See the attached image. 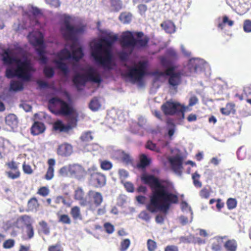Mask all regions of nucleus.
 <instances>
[{
	"label": "nucleus",
	"mask_w": 251,
	"mask_h": 251,
	"mask_svg": "<svg viewBox=\"0 0 251 251\" xmlns=\"http://www.w3.org/2000/svg\"><path fill=\"white\" fill-rule=\"evenodd\" d=\"M146 147L147 149L152 151H154L156 152H160V149L156 145V144L151 141H148Z\"/></svg>",
	"instance_id": "ea45409f"
},
{
	"label": "nucleus",
	"mask_w": 251,
	"mask_h": 251,
	"mask_svg": "<svg viewBox=\"0 0 251 251\" xmlns=\"http://www.w3.org/2000/svg\"><path fill=\"white\" fill-rule=\"evenodd\" d=\"M227 4L235 11L239 10L240 2L239 0H226Z\"/></svg>",
	"instance_id": "c9c22d12"
},
{
	"label": "nucleus",
	"mask_w": 251,
	"mask_h": 251,
	"mask_svg": "<svg viewBox=\"0 0 251 251\" xmlns=\"http://www.w3.org/2000/svg\"><path fill=\"white\" fill-rule=\"evenodd\" d=\"M39 225L41 226L42 228V230L44 233L45 234H48L50 233V229L48 226L47 223L42 221L39 223Z\"/></svg>",
	"instance_id": "5fc2aeb1"
},
{
	"label": "nucleus",
	"mask_w": 251,
	"mask_h": 251,
	"mask_svg": "<svg viewBox=\"0 0 251 251\" xmlns=\"http://www.w3.org/2000/svg\"><path fill=\"white\" fill-rule=\"evenodd\" d=\"M25 232L27 236V239H31L34 236V229L32 226H26Z\"/></svg>",
	"instance_id": "864d4df0"
},
{
	"label": "nucleus",
	"mask_w": 251,
	"mask_h": 251,
	"mask_svg": "<svg viewBox=\"0 0 251 251\" xmlns=\"http://www.w3.org/2000/svg\"><path fill=\"white\" fill-rule=\"evenodd\" d=\"M138 9L140 14L143 16L145 14V13L147 10V6L145 4H141L138 6Z\"/></svg>",
	"instance_id": "69168bd1"
},
{
	"label": "nucleus",
	"mask_w": 251,
	"mask_h": 251,
	"mask_svg": "<svg viewBox=\"0 0 251 251\" xmlns=\"http://www.w3.org/2000/svg\"><path fill=\"white\" fill-rule=\"evenodd\" d=\"M139 218L147 222L149 221L151 219L150 215L146 211H142L139 215Z\"/></svg>",
	"instance_id": "4d7b16f0"
},
{
	"label": "nucleus",
	"mask_w": 251,
	"mask_h": 251,
	"mask_svg": "<svg viewBox=\"0 0 251 251\" xmlns=\"http://www.w3.org/2000/svg\"><path fill=\"white\" fill-rule=\"evenodd\" d=\"M1 57L3 64L7 66L5 71L7 78L17 76L24 81L31 80L35 69L23 48L16 47L12 50H5Z\"/></svg>",
	"instance_id": "7ed1b4c3"
},
{
	"label": "nucleus",
	"mask_w": 251,
	"mask_h": 251,
	"mask_svg": "<svg viewBox=\"0 0 251 251\" xmlns=\"http://www.w3.org/2000/svg\"><path fill=\"white\" fill-rule=\"evenodd\" d=\"M162 110L165 115L177 114L184 117L185 108L178 102L168 101L162 105Z\"/></svg>",
	"instance_id": "9b49d317"
},
{
	"label": "nucleus",
	"mask_w": 251,
	"mask_h": 251,
	"mask_svg": "<svg viewBox=\"0 0 251 251\" xmlns=\"http://www.w3.org/2000/svg\"><path fill=\"white\" fill-rule=\"evenodd\" d=\"M181 207L183 211H189L191 215H192L193 212L192 209L186 202L182 201L181 203Z\"/></svg>",
	"instance_id": "052dcab7"
},
{
	"label": "nucleus",
	"mask_w": 251,
	"mask_h": 251,
	"mask_svg": "<svg viewBox=\"0 0 251 251\" xmlns=\"http://www.w3.org/2000/svg\"><path fill=\"white\" fill-rule=\"evenodd\" d=\"M167 129L168 130V135L171 138L176 130V126L173 123L168 122Z\"/></svg>",
	"instance_id": "e433bc0d"
},
{
	"label": "nucleus",
	"mask_w": 251,
	"mask_h": 251,
	"mask_svg": "<svg viewBox=\"0 0 251 251\" xmlns=\"http://www.w3.org/2000/svg\"><path fill=\"white\" fill-rule=\"evenodd\" d=\"M130 245V241L129 239H125L122 240L120 244V251H126Z\"/></svg>",
	"instance_id": "4c0bfd02"
},
{
	"label": "nucleus",
	"mask_w": 251,
	"mask_h": 251,
	"mask_svg": "<svg viewBox=\"0 0 251 251\" xmlns=\"http://www.w3.org/2000/svg\"><path fill=\"white\" fill-rule=\"evenodd\" d=\"M5 122L12 129L16 128L18 126V121L17 116L13 114H10L5 117Z\"/></svg>",
	"instance_id": "aec40b11"
},
{
	"label": "nucleus",
	"mask_w": 251,
	"mask_h": 251,
	"mask_svg": "<svg viewBox=\"0 0 251 251\" xmlns=\"http://www.w3.org/2000/svg\"><path fill=\"white\" fill-rule=\"evenodd\" d=\"M122 157L120 159L123 163L126 164H129L131 163V158L129 154L126 153H121Z\"/></svg>",
	"instance_id": "37998d69"
},
{
	"label": "nucleus",
	"mask_w": 251,
	"mask_h": 251,
	"mask_svg": "<svg viewBox=\"0 0 251 251\" xmlns=\"http://www.w3.org/2000/svg\"><path fill=\"white\" fill-rule=\"evenodd\" d=\"M195 237L192 235L188 236H181L180 237V241L184 243H190L195 242Z\"/></svg>",
	"instance_id": "a18cd8bd"
},
{
	"label": "nucleus",
	"mask_w": 251,
	"mask_h": 251,
	"mask_svg": "<svg viewBox=\"0 0 251 251\" xmlns=\"http://www.w3.org/2000/svg\"><path fill=\"white\" fill-rule=\"evenodd\" d=\"M165 71H161L156 70L153 72V75L157 77L167 75L169 76L168 83L169 88L173 93H176L177 91L178 85L181 81V73L179 72H175V70H171V68H165Z\"/></svg>",
	"instance_id": "1a4fd4ad"
},
{
	"label": "nucleus",
	"mask_w": 251,
	"mask_h": 251,
	"mask_svg": "<svg viewBox=\"0 0 251 251\" xmlns=\"http://www.w3.org/2000/svg\"><path fill=\"white\" fill-rule=\"evenodd\" d=\"M8 167L13 171H19L18 164L14 161H11L7 163Z\"/></svg>",
	"instance_id": "0e129e2a"
},
{
	"label": "nucleus",
	"mask_w": 251,
	"mask_h": 251,
	"mask_svg": "<svg viewBox=\"0 0 251 251\" xmlns=\"http://www.w3.org/2000/svg\"><path fill=\"white\" fill-rule=\"evenodd\" d=\"M121 43L123 51L119 53L120 59L126 60L129 55L131 54L134 49H140L147 46L148 40L145 38L141 40H136L133 32L129 31L122 33L121 37Z\"/></svg>",
	"instance_id": "423d86ee"
},
{
	"label": "nucleus",
	"mask_w": 251,
	"mask_h": 251,
	"mask_svg": "<svg viewBox=\"0 0 251 251\" xmlns=\"http://www.w3.org/2000/svg\"><path fill=\"white\" fill-rule=\"evenodd\" d=\"M70 213L75 220L81 219L80 210L78 206H75L72 208Z\"/></svg>",
	"instance_id": "7c9ffc66"
},
{
	"label": "nucleus",
	"mask_w": 251,
	"mask_h": 251,
	"mask_svg": "<svg viewBox=\"0 0 251 251\" xmlns=\"http://www.w3.org/2000/svg\"><path fill=\"white\" fill-rule=\"evenodd\" d=\"M224 247L228 251H236L237 247V242L234 239L228 240L225 243Z\"/></svg>",
	"instance_id": "393cba45"
},
{
	"label": "nucleus",
	"mask_w": 251,
	"mask_h": 251,
	"mask_svg": "<svg viewBox=\"0 0 251 251\" xmlns=\"http://www.w3.org/2000/svg\"><path fill=\"white\" fill-rule=\"evenodd\" d=\"M27 38L31 44L36 48L40 63L47 65L48 58L46 56V45L43 34L38 30L33 31L29 33Z\"/></svg>",
	"instance_id": "6e6552de"
},
{
	"label": "nucleus",
	"mask_w": 251,
	"mask_h": 251,
	"mask_svg": "<svg viewBox=\"0 0 251 251\" xmlns=\"http://www.w3.org/2000/svg\"><path fill=\"white\" fill-rule=\"evenodd\" d=\"M93 137L92 135V133L90 131L85 132L83 133L80 136V140L83 144V145H84L87 142L91 141L93 140Z\"/></svg>",
	"instance_id": "c85d7f7f"
},
{
	"label": "nucleus",
	"mask_w": 251,
	"mask_h": 251,
	"mask_svg": "<svg viewBox=\"0 0 251 251\" xmlns=\"http://www.w3.org/2000/svg\"><path fill=\"white\" fill-rule=\"evenodd\" d=\"M73 152L72 146L69 144L65 143L60 145L57 149V153L61 156H69Z\"/></svg>",
	"instance_id": "6ab92c4d"
},
{
	"label": "nucleus",
	"mask_w": 251,
	"mask_h": 251,
	"mask_svg": "<svg viewBox=\"0 0 251 251\" xmlns=\"http://www.w3.org/2000/svg\"><path fill=\"white\" fill-rule=\"evenodd\" d=\"M8 177L11 179H15L18 178L20 176V172L19 171L11 170L6 172Z\"/></svg>",
	"instance_id": "a19ab883"
},
{
	"label": "nucleus",
	"mask_w": 251,
	"mask_h": 251,
	"mask_svg": "<svg viewBox=\"0 0 251 251\" xmlns=\"http://www.w3.org/2000/svg\"><path fill=\"white\" fill-rule=\"evenodd\" d=\"M70 165L62 167L59 171L60 175L63 176H70Z\"/></svg>",
	"instance_id": "de8ad7c7"
},
{
	"label": "nucleus",
	"mask_w": 251,
	"mask_h": 251,
	"mask_svg": "<svg viewBox=\"0 0 251 251\" xmlns=\"http://www.w3.org/2000/svg\"><path fill=\"white\" fill-rule=\"evenodd\" d=\"M148 66L146 61H140L131 66H126L125 75L132 83H141L144 77L148 74Z\"/></svg>",
	"instance_id": "0eeeda50"
},
{
	"label": "nucleus",
	"mask_w": 251,
	"mask_h": 251,
	"mask_svg": "<svg viewBox=\"0 0 251 251\" xmlns=\"http://www.w3.org/2000/svg\"><path fill=\"white\" fill-rule=\"evenodd\" d=\"M58 222L64 224H70L71 220L68 215L62 214L58 215Z\"/></svg>",
	"instance_id": "58836bf2"
},
{
	"label": "nucleus",
	"mask_w": 251,
	"mask_h": 251,
	"mask_svg": "<svg viewBox=\"0 0 251 251\" xmlns=\"http://www.w3.org/2000/svg\"><path fill=\"white\" fill-rule=\"evenodd\" d=\"M209 66L203 59L199 58H193L189 60L187 65L185 67L190 74L200 73L205 70H208Z\"/></svg>",
	"instance_id": "9d476101"
},
{
	"label": "nucleus",
	"mask_w": 251,
	"mask_h": 251,
	"mask_svg": "<svg viewBox=\"0 0 251 251\" xmlns=\"http://www.w3.org/2000/svg\"><path fill=\"white\" fill-rule=\"evenodd\" d=\"M111 10L118 12L123 8V3L121 0H110Z\"/></svg>",
	"instance_id": "b1692460"
},
{
	"label": "nucleus",
	"mask_w": 251,
	"mask_h": 251,
	"mask_svg": "<svg viewBox=\"0 0 251 251\" xmlns=\"http://www.w3.org/2000/svg\"><path fill=\"white\" fill-rule=\"evenodd\" d=\"M18 222L24 224L26 226H31L32 220L30 217L24 215L18 219Z\"/></svg>",
	"instance_id": "72a5a7b5"
},
{
	"label": "nucleus",
	"mask_w": 251,
	"mask_h": 251,
	"mask_svg": "<svg viewBox=\"0 0 251 251\" xmlns=\"http://www.w3.org/2000/svg\"><path fill=\"white\" fill-rule=\"evenodd\" d=\"M104 230L108 234H111L114 230V226L109 223H105L103 226Z\"/></svg>",
	"instance_id": "603ef678"
},
{
	"label": "nucleus",
	"mask_w": 251,
	"mask_h": 251,
	"mask_svg": "<svg viewBox=\"0 0 251 251\" xmlns=\"http://www.w3.org/2000/svg\"><path fill=\"white\" fill-rule=\"evenodd\" d=\"M74 199L79 201L80 205L85 206L88 203L87 196L85 197V193L81 187L77 188L74 192Z\"/></svg>",
	"instance_id": "f3484780"
},
{
	"label": "nucleus",
	"mask_w": 251,
	"mask_h": 251,
	"mask_svg": "<svg viewBox=\"0 0 251 251\" xmlns=\"http://www.w3.org/2000/svg\"><path fill=\"white\" fill-rule=\"evenodd\" d=\"M49 189L45 187H41L39 189L38 192V193L39 195L44 197L47 196L49 194Z\"/></svg>",
	"instance_id": "774afa93"
},
{
	"label": "nucleus",
	"mask_w": 251,
	"mask_h": 251,
	"mask_svg": "<svg viewBox=\"0 0 251 251\" xmlns=\"http://www.w3.org/2000/svg\"><path fill=\"white\" fill-rule=\"evenodd\" d=\"M117 40V35H109L100 40L93 41L90 45L91 56L95 63L103 69L102 75L106 77L112 75L110 72L116 66L113 45Z\"/></svg>",
	"instance_id": "20e7f679"
},
{
	"label": "nucleus",
	"mask_w": 251,
	"mask_h": 251,
	"mask_svg": "<svg viewBox=\"0 0 251 251\" xmlns=\"http://www.w3.org/2000/svg\"><path fill=\"white\" fill-rule=\"evenodd\" d=\"M46 3L51 6L58 7L60 5L59 0H45Z\"/></svg>",
	"instance_id": "13d9d810"
},
{
	"label": "nucleus",
	"mask_w": 251,
	"mask_h": 251,
	"mask_svg": "<svg viewBox=\"0 0 251 251\" xmlns=\"http://www.w3.org/2000/svg\"><path fill=\"white\" fill-rule=\"evenodd\" d=\"M142 180L150 185L152 193L147 208L151 213L158 211L166 214L173 203H176L178 198L174 193L173 184L166 181H160L153 176L144 175Z\"/></svg>",
	"instance_id": "f03ea898"
},
{
	"label": "nucleus",
	"mask_w": 251,
	"mask_h": 251,
	"mask_svg": "<svg viewBox=\"0 0 251 251\" xmlns=\"http://www.w3.org/2000/svg\"><path fill=\"white\" fill-rule=\"evenodd\" d=\"M23 89V83L19 81H11L10 85L11 91H21Z\"/></svg>",
	"instance_id": "bb28decb"
},
{
	"label": "nucleus",
	"mask_w": 251,
	"mask_h": 251,
	"mask_svg": "<svg viewBox=\"0 0 251 251\" xmlns=\"http://www.w3.org/2000/svg\"><path fill=\"white\" fill-rule=\"evenodd\" d=\"M70 176L78 179L83 176L85 172L82 167L78 164L70 165Z\"/></svg>",
	"instance_id": "dca6fc26"
},
{
	"label": "nucleus",
	"mask_w": 251,
	"mask_h": 251,
	"mask_svg": "<svg viewBox=\"0 0 251 251\" xmlns=\"http://www.w3.org/2000/svg\"><path fill=\"white\" fill-rule=\"evenodd\" d=\"M45 76L48 78H51L54 75V70L53 67L46 65L43 69Z\"/></svg>",
	"instance_id": "473e14b6"
},
{
	"label": "nucleus",
	"mask_w": 251,
	"mask_h": 251,
	"mask_svg": "<svg viewBox=\"0 0 251 251\" xmlns=\"http://www.w3.org/2000/svg\"><path fill=\"white\" fill-rule=\"evenodd\" d=\"M166 56L160 58V63L165 68H171L175 70L173 63L178 59V55L176 51L173 48H169L166 51Z\"/></svg>",
	"instance_id": "f8f14e48"
},
{
	"label": "nucleus",
	"mask_w": 251,
	"mask_h": 251,
	"mask_svg": "<svg viewBox=\"0 0 251 251\" xmlns=\"http://www.w3.org/2000/svg\"><path fill=\"white\" fill-rule=\"evenodd\" d=\"M132 18V15L128 12L122 13L119 17V20L124 24H128L130 22Z\"/></svg>",
	"instance_id": "cd10ccee"
},
{
	"label": "nucleus",
	"mask_w": 251,
	"mask_h": 251,
	"mask_svg": "<svg viewBox=\"0 0 251 251\" xmlns=\"http://www.w3.org/2000/svg\"><path fill=\"white\" fill-rule=\"evenodd\" d=\"M119 175L122 181L123 179H126L128 176L127 172L124 169L119 170Z\"/></svg>",
	"instance_id": "338daca9"
},
{
	"label": "nucleus",
	"mask_w": 251,
	"mask_h": 251,
	"mask_svg": "<svg viewBox=\"0 0 251 251\" xmlns=\"http://www.w3.org/2000/svg\"><path fill=\"white\" fill-rule=\"evenodd\" d=\"M147 246L149 251H153L156 248V243L155 241L149 239L147 241Z\"/></svg>",
	"instance_id": "6e6d98bb"
},
{
	"label": "nucleus",
	"mask_w": 251,
	"mask_h": 251,
	"mask_svg": "<svg viewBox=\"0 0 251 251\" xmlns=\"http://www.w3.org/2000/svg\"><path fill=\"white\" fill-rule=\"evenodd\" d=\"M45 127L41 122H35L31 128V132L33 135H37L44 132Z\"/></svg>",
	"instance_id": "4be33fe9"
},
{
	"label": "nucleus",
	"mask_w": 251,
	"mask_h": 251,
	"mask_svg": "<svg viewBox=\"0 0 251 251\" xmlns=\"http://www.w3.org/2000/svg\"><path fill=\"white\" fill-rule=\"evenodd\" d=\"M151 162V160L145 154H143L140 156V162L138 165L139 168H144L148 166Z\"/></svg>",
	"instance_id": "c756f323"
},
{
	"label": "nucleus",
	"mask_w": 251,
	"mask_h": 251,
	"mask_svg": "<svg viewBox=\"0 0 251 251\" xmlns=\"http://www.w3.org/2000/svg\"><path fill=\"white\" fill-rule=\"evenodd\" d=\"M15 245V241L13 239H8L3 243V247L4 249H10Z\"/></svg>",
	"instance_id": "3c124183"
},
{
	"label": "nucleus",
	"mask_w": 251,
	"mask_h": 251,
	"mask_svg": "<svg viewBox=\"0 0 251 251\" xmlns=\"http://www.w3.org/2000/svg\"><path fill=\"white\" fill-rule=\"evenodd\" d=\"M88 171L91 176L90 181L93 185L96 187H101L105 184V177L97 171L96 167L92 166L88 169Z\"/></svg>",
	"instance_id": "4468645a"
},
{
	"label": "nucleus",
	"mask_w": 251,
	"mask_h": 251,
	"mask_svg": "<svg viewBox=\"0 0 251 251\" xmlns=\"http://www.w3.org/2000/svg\"><path fill=\"white\" fill-rule=\"evenodd\" d=\"M87 204L86 206L89 210L94 211L101 203L103 198L101 193L95 191L90 190L87 194Z\"/></svg>",
	"instance_id": "ddd939ff"
},
{
	"label": "nucleus",
	"mask_w": 251,
	"mask_h": 251,
	"mask_svg": "<svg viewBox=\"0 0 251 251\" xmlns=\"http://www.w3.org/2000/svg\"><path fill=\"white\" fill-rule=\"evenodd\" d=\"M48 164L49 167L45 178L47 180H50L54 176V166L55 164V160L52 158L49 159L48 161Z\"/></svg>",
	"instance_id": "412c9836"
},
{
	"label": "nucleus",
	"mask_w": 251,
	"mask_h": 251,
	"mask_svg": "<svg viewBox=\"0 0 251 251\" xmlns=\"http://www.w3.org/2000/svg\"><path fill=\"white\" fill-rule=\"evenodd\" d=\"M23 169L25 174L30 175L33 173V170L31 166L28 164H25V162L23 164Z\"/></svg>",
	"instance_id": "bf43d9fd"
},
{
	"label": "nucleus",
	"mask_w": 251,
	"mask_h": 251,
	"mask_svg": "<svg viewBox=\"0 0 251 251\" xmlns=\"http://www.w3.org/2000/svg\"><path fill=\"white\" fill-rule=\"evenodd\" d=\"M100 166L103 170H108L111 168L112 165L110 161H104L101 163Z\"/></svg>",
	"instance_id": "680f3d73"
},
{
	"label": "nucleus",
	"mask_w": 251,
	"mask_h": 251,
	"mask_svg": "<svg viewBox=\"0 0 251 251\" xmlns=\"http://www.w3.org/2000/svg\"><path fill=\"white\" fill-rule=\"evenodd\" d=\"M49 108L50 111L56 114H61L68 118L69 124L65 125L61 121H57L53 125V129L57 132H67L76 126L77 113L76 110L66 102L54 97L49 101Z\"/></svg>",
	"instance_id": "39448f33"
},
{
	"label": "nucleus",
	"mask_w": 251,
	"mask_h": 251,
	"mask_svg": "<svg viewBox=\"0 0 251 251\" xmlns=\"http://www.w3.org/2000/svg\"><path fill=\"white\" fill-rule=\"evenodd\" d=\"M38 206L37 200L35 198L31 199L28 202V208L30 211H36Z\"/></svg>",
	"instance_id": "f704fd0d"
},
{
	"label": "nucleus",
	"mask_w": 251,
	"mask_h": 251,
	"mask_svg": "<svg viewBox=\"0 0 251 251\" xmlns=\"http://www.w3.org/2000/svg\"><path fill=\"white\" fill-rule=\"evenodd\" d=\"M200 195L201 198L208 199L209 197L210 193L206 188H203L200 192Z\"/></svg>",
	"instance_id": "e2e57ef3"
},
{
	"label": "nucleus",
	"mask_w": 251,
	"mask_h": 251,
	"mask_svg": "<svg viewBox=\"0 0 251 251\" xmlns=\"http://www.w3.org/2000/svg\"><path fill=\"white\" fill-rule=\"evenodd\" d=\"M243 29L245 32H251V21L250 20H246L243 24Z\"/></svg>",
	"instance_id": "8fccbe9b"
},
{
	"label": "nucleus",
	"mask_w": 251,
	"mask_h": 251,
	"mask_svg": "<svg viewBox=\"0 0 251 251\" xmlns=\"http://www.w3.org/2000/svg\"><path fill=\"white\" fill-rule=\"evenodd\" d=\"M226 204L228 209H233L236 207L237 201L234 199L229 198L227 201Z\"/></svg>",
	"instance_id": "09e8293b"
},
{
	"label": "nucleus",
	"mask_w": 251,
	"mask_h": 251,
	"mask_svg": "<svg viewBox=\"0 0 251 251\" xmlns=\"http://www.w3.org/2000/svg\"><path fill=\"white\" fill-rule=\"evenodd\" d=\"M172 169L176 174L180 176L182 174L183 158L180 154L170 156L168 158Z\"/></svg>",
	"instance_id": "2eb2a0df"
},
{
	"label": "nucleus",
	"mask_w": 251,
	"mask_h": 251,
	"mask_svg": "<svg viewBox=\"0 0 251 251\" xmlns=\"http://www.w3.org/2000/svg\"><path fill=\"white\" fill-rule=\"evenodd\" d=\"M237 156L239 160H243L246 158V151L242 147H240L237 151Z\"/></svg>",
	"instance_id": "c03bdc74"
},
{
	"label": "nucleus",
	"mask_w": 251,
	"mask_h": 251,
	"mask_svg": "<svg viewBox=\"0 0 251 251\" xmlns=\"http://www.w3.org/2000/svg\"><path fill=\"white\" fill-rule=\"evenodd\" d=\"M100 148V146L97 144H89L86 145V147H84V150L85 151H98Z\"/></svg>",
	"instance_id": "49530a36"
},
{
	"label": "nucleus",
	"mask_w": 251,
	"mask_h": 251,
	"mask_svg": "<svg viewBox=\"0 0 251 251\" xmlns=\"http://www.w3.org/2000/svg\"><path fill=\"white\" fill-rule=\"evenodd\" d=\"M101 107V103L98 98H93L89 103V108L94 111L98 110Z\"/></svg>",
	"instance_id": "a878e982"
},
{
	"label": "nucleus",
	"mask_w": 251,
	"mask_h": 251,
	"mask_svg": "<svg viewBox=\"0 0 251 251\" xmlns=\"http://www.w3.org/2000/svg\"><path fill=\"white\" fill-rule=\"evenodd\" d=\"M200 177V175L197 172L195 173L192 175V179L193 180L194 185L196 187L200 188L202 186L201 183L199 180Z\"/></svg>",
	"instance_id": "79ce46f5"
},
{
	"label": "nucleus",
	"mask_w": 251,
	"mask_h": 251,
	"mask_svg": "<svg viewBox=\"0 0 251 251\" xmlns=\"http://www.w3.org/2000/svg\"><path fill=\"white\" fill-rule=\"evenodd\" d=\"M161 26L168 33H172L176 31L175 25L171 21H165L161 24Z\"/></svg>",
	"instance_id": "5701e85b"
},
{
	"label": "nucleus",
	"mask_w": 251,
	"mask_h": 251,
	"mask_svg": "<svg viewBox=\"0 0 251 251\" xmlns=\"http://www.w3.org/2000/svg\"><path fill=\"white\" fill-rule=\"evenodd\" d=\"M226 236H216L211 239V249L213 251H220L222 249L223 240Z\"/></svg>",
	"instance_id": "a211bd4d"
},
{
	"label": "nucleus",
	"mask_w": 251,
	"mask_h": 251,
	"mask_svg": "<svg viewBox=\"0 0 251 251\" xmlns=\"http://www.w3.org/2000/svg\"><path fill=\"white\" fill-rule=\"evenodd\" d=\"M62 19L63 23L61 26V32L67 42L63 49L55 54V58L52 62L62 75L67 77L70 70L69 65L64 61L73 62V70L75 74L73 82L77 88L85 85L87 81L99 84L101 83V75L97 69L89 65L82 67L78 63L84 53L82 48L78 44L76 35L82 33L85 27L71 25L73 19L69 15L64 14Z\"/></svg>",
	"instance_id": "f257e3e1"
},
{
	"label": "nucleus",
	"mask_w": 251,
	"mask_h": 251,
	"mask_svg": "<svg viewBox=\"0 0 251 251\" xmlns=\"http://www.w3.org/2000/svg\"><path fill=\"white\" fill-rule=\"evenodd\" d=\"M234 105L229 103L226 105L225 107L221 108V112L225 115H228L234 110Z\"/></svg>",
	"instance_id": "2f4dec72"
}]
</instances>
